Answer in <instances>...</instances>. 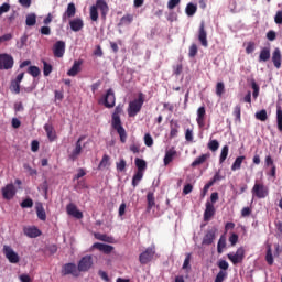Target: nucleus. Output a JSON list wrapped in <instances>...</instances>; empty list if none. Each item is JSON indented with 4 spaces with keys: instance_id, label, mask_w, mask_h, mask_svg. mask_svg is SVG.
Wrapping results in <instances>:
<instances>
[{
    "instance_id": "1",
    "label": "nucleus",
    "mask_w": 282,
    "mask_h": 282,
    "mask_svg": "<svg viewBox=\"0 0 282 282\" xmlns=\"http://www.w3.org/2000/svg\"><path fill=\"white\" fill-rule=\"evenodd\" d=\"M122 105H118L115 108V111L112 113L111 119V127L117 131L120 142L124 144L127 142V130H124V127H122V120L120 119V115L122 113Z\"/></svg>"
},
{
    "instance_id": "2",
    "label": "nucleus",
    "mask_w": 282,
    "mask_h": 282,
    "mask_svg": "<svg viewBox=\"0 0 282 282\" xmlns=\"http://www.w3.org/2000/svg\"><path fill=\"white\" fill-rule=\"evenodd\" d=\"M142 105H144V94L139 93L138 98L129 102V118H135V116H138V113H140L142 110Z\"/></svg>"
},
{
    "instance_id": "3",
    "label": "nucleus",
    "mask_w": 282,
    "mask_h": 282,
    "mask_svg": "<svg viewBox=\"0 0 282 282\" xmlns=\"http://www.w3.org/2000/svg\"><path fill=\"white\" fill-rule=\"evenodd\" d=\"M251 193L253 197H257L258 199H265L268 195H270V191L267 186L263 185V183H254Z\"/></svg>"
},
{
    "instance_id": "4",
    "label": "nucleus",
    "mask_w": 282,
    "mask_h": 282,
    "mask_svg": "<svg viewBox=\"0 0 282 282\" xmlns=\"http://www.w3.org/2000/svg\"><path fill=\"white\" fill-rule=\"evenodd\" d=\"M94 268V257L84 256L77 263V270L80 272H89Z\"/></svg>"
},
{
    "instance_id": "5",
    "label": "nucleus",
    "mask_w": 282,
    "mask_h": 282,
    "mask_svg": "<svg viewBox=\"0 0 282 282\" xmlns=\"http://www.w3.org/2000/svg\"><path fill=\"white\" fill-rule=\"evenodd\" d=\"M14 67V57L8 53L0 54V69L8 70Z\"/></svg>"
},
{
    "instance_id": "6",
    "label": "nucleus",
    "mask_w": 282,
    "mask_h": 282,
    "mask_svg": "<svg viewBox=\"0 0 282 282\" xmlns=\"http://www.w3.org/2000/svg\"><path fill=\"white\" fill-rule=\"evenodd\" d=\"M153 257H155V247H148L142 253H140L139 261L142 265H147V263H151V261H153Z\"/></svg>"
},
{
    "instance_id": "7",
    "label": "nucleus",
    "mask_w": 282,
    "mask_h": 282,
    "mask_svg": "<svg viewBox=\"0 0 282 282\" xmlns=\"http://www.w3.org/2000/svg\"><path fill=\"white\" fill-rule=\"evenodd\" d=\"M227 258L234 265H237L239 263L243 262V259H246V249L243 247H240L237 249L236 253H228Z\"/></svg>"
},
{
    "instance_id": "8",
    "label": "nucleus",
    "mask_w": 282,
    "mask_h": 282,
    "mask_svg": "<svg viewBox=\"0 0 282 282\" xmlns=\"http://www.w3.org/2000/svg\"><path fill=\"white\" fill-rule=\"evenodd\" d=\"M62 274L63 276H67L72 274V276H75L78 279L80 276V272L78 271V267H76V263H66L62 267Z\"/></svg>"
},
{
    "instance_id": "9",
    "label": "nucleus",
    "mask_w": 282,
    "mask_h": 282,
    "mask_svg": "<svg viewBox=\"0 0 282 282\" xmlns=\"http://www.w3.org/2000/svg\"><path fill=\"white\" fill-rule=\"evenodd\" d=\"M3 199H7V202H10V199H14V195H17V187H14V184H8L1 189Z\"/></svg>"
},
{
    "instance_id": "10",
    "label": "nucleus",
    "mask_w": 282,
    "mask_h": 282,
    "mask_svg": "<svg viewBox=\"0 0 282 282\" xmlns=\"http://www.w3.org/2000/svg\"><path fill=\"white\" fill-rule=\"evenodd\" d=\"M104 105L107 107V109H112V107H116V94L113 93V89H108L105 97H104Z\"/></svg>"
},
{
    "instance_id": "11",
    "label": "nucleus",
    "mask_w": 282,
    "mask_h": 282,
    "mask_svg": "<svg viewBox=\"0 0 282 282\" xmlns=\"http://www.w3.org/2000/svg\"><path fill=\"white\" fill-rule=\"evenodd\" d=\"M3 253L10 263H19V254L10 246L3 247Z\"/></svg>"
},
{
    "instance_id": "12",
    "label": "nucleus",
    "mask_w": 282,
    "mask_h": 282,
    "mask_svg": "<svg viewBox=\"0 0 282 282\" xmlns=\"http://www.w3.org/2000/svg\"><path fill=\"white\" fill-rule=\"evenodd\" d=\"M207 36L208 33L206 32V24L202 22L198 29V41L203 47H208Z\"/></svg>"
},
{
    "instance_id": "13",
    "label": "nucleus",
    "mask_w": 282,
    "mask_h": 282,
    "mask_svg": "<svg viewBox=\"0 0 282 282\" xmlns=\"http://www.w3.org/2000/svg\"><path fill=\"white\" fill-rule=\"evenodd\" d=\"M53 55L55 58H63L65 56V42L64 41H57L53 45Z\"/></svg>"
},
{
    "instance_id": "14",
    "label": "nucleus",
    "mask_w": 282,
    "mask_h": 282,
    "mask_svg": "<svg viewBox=\"0 0 282 282\" xmlns=\"http://www.w3.org/2000/svg\"><path fill=\"white\" fill-rule=\"evenodd\" d=\"M215 205L210 203V200H207L205 204V212H204V221H210L213 217H215Z\"/></svg>"
},
{
    "instance_id": "15",
    "label": "nucleus",
    "mask_w": 282,
    "mask_h": 282,
    "mask_svg": "<svg viewBox=\"0 0 282 282\" xmlns=\"http://www.w3.org/2000/svg\"><path fill=\"white\" fill-rule=\"evenodd\" d=\"M83 137H80L76 144H75V149L72 151V153L68 155L69 160H72V162H76V160H78V156L80 155V153H83Z\"/></svg>"
},
{
    "instance_id": "16",
    "label": "nucleus",
    "mask_w": 282,
    "mask_h": 282,
    "mask_svg": "<svg viewBox=\"0 0 282 282\" xmlns=\"http://www.w3.org/2000/svg\"><path fill=\"white\" fill-rule=\"evenodd\" d=\"M196 122L199 129H204L206 127V107L202 106L197 109Z\"/></svg>"
},
{
    "instance_id": "17",
    "label": "nucleus",
    "mask_w": 282,
    "mask_h": 282,
    "mask_svg": "<svg viewBox=\"0 0 282 282\" xmlns=\"http://www.w3.org/2000/svg\"><path fill=\"white\" fill-rule=\"evenodd\" d=\"M23 232L30 239H36V237H41L42 232L36 226H28L23 228Z\"/></svg>"
},
{
    "instance_id": "18",
    "label": "nucleus",
    "mask_w": 282,
    "mask_h": 282,
    "mask_svg": "<svg viewBox=\"0 0 282 282\" xmlns=\"http://www.w3.org/2000/svg\"><path fill=\"white\" fill-rule=\"evenodd\" d=\"M91 248L99 250V252H104V254H111V252L115 250L113 246L101 242H95Z\"/></svg>"
},
{
    "instance_id": "19",
    "label": "nucleus",
    "mask_w": 282,
    "mask_h": 282,
    "mask_svg": "<svg viewBox=\"0 0 282 282\" xmlns=\"http://www.w3.org/2000/svg\"><path fill=\"white\" fill-rule=\"evenodd\" d=\"M76 17V4L74 2L68 3L66 11L62 15V21H67V19H73Z\"/></svg>"
},
{
    "instance_id": "20",
    "label": "nucleus",
    "mask_w": 282,
    "mask_h": 282,
    "mask_svg": "<svg viewBox=\"0 0 282 282\" xmlns=\"http://www.w3.org/2000/svg\"><path fill=\"white\" fill-rule=\"evenodd\" d=\"M67 214L72 217H75V219H83V212L78 210V207L74 205L73 203L68 204L66 206Z\"/></svg>"
},
{
    "instance_id": "21",
    "label": "nucleus",
    "mask_w": 282,
    "mask_h": 282,
    "mask_svg": "<svg viewBox=\"0 0 282 282\" xmlns=\"http://www.w3.org/2000/svg\"><path fill=\"white\" fill-rule=\"evenodd\" d=\"M69 26L73 32H80L85 28V22L80 18H75L69 21Z\"/></svg>"
},
{
    "instance_id": "22",
    "label": "nucleus",
    "mask_w": 282,
    "mask_h": 282,
    "mask_svg": "<svg viewBox=\"0 0 282 282\" xmlns=\"http://www.w3.org/2000/svg\"><path fill=\"white\" fill-rule=\"evenodd\" d=\"M217 234V229H209L205 234L203 238V246H210L215 241V235Z\"/></svg>"
},
{
    "instance_id": "23",
    "label": "nucleus",
    "mask_w": 282,
    "mask_h": 282,
    "mask_svg": "<svg viewBox=\"0 0 282 282\" xmlns=\"http://www.w3.org/2000/svg\"><path fill=\"white\" fill-rule=\"evenodd\" d=\"M272 63L276 69H281L282 55L281 50L275 48L272 53Z\"/></svg>"
},
{
    "instance_id": "24",
    "label": "nucleus",
    "mask_w": 282,
    "mask_h": 282,
    "mask_svg": "<svg viewBox=\"0 0 282 282\" xmlns=\"http://www.w3.org/2000/svg\"><path fill=\"white\" fill-rule=\"evenodd\" d=\"M177 133H180V122L175 119L170 121V138H177Z\"/></svg>"
},
{
    "instance_id": "25",
    "label": "nucleus",
    "mask_w": 282,
    "mask_h": 282,
    "mask_svg": "<svg viewBox=\"0 0 282 282\" xmlns=\"http://www.w3.org/2000/svg\"><path fill=\"white\" fill-rule=\"evenodd\" d=\"M175 155H177V151L175 150V148H171L170 150H167L165 152V156H164V165L169 166V164H171V162H173Z\"/></svg>"
},
{
    "instance_id": "26",
    "label": "nucleus",
    "mask_w": 282,
    "mask_h": 282,
    "mask_svg": "<svg viewBox=\"0 0 282 282\" xmlns=\"http://www.w3.org/2000/svg\"><path fill=\"white\" fill-rule=\"evenodd\" d=\"M44 130L46 132V135L50 142H54V140H56V131L54 130V126H52L51 123H46L44 126Z\"/></svg>"
},
{
    "instance_id": "27",
    "label": "nucleus",
    "mask_w": 282,
    "mask_h": 282,
    "mask_svg": "<svg viewBox=\"0 0 282 282\" xmlns=\"http://www.w3.org/2000/svg\"><path fill=\"white\" fill-rule=\"evenodd\" d=\"M94 237L98 241H104L105 243H113V241H116V239H113V237L108 236L107 234L95 232Z\"/></svg>"
},
{
    "instance_id": "28",
    "label": "nucleus",
    "mask_w": 282,
    "mask_h": 282,
    "mask_svg": "<svg viewBox=\"0 0 282 282\" xmlns=\"http://www.w3.org/2000/svg\"><path fill=\"white\" fill-rule=\"evenodd\" d=\"M80 65H83V61H75L72 68L67 72V76H78L80 72Z\"/></svg>"
},
{
    "instance_id": "29",
    "label": "nucleus",
    "mask_w": 282,
    "mask_h": 282,
    "mask_svg": "<svg viewBox=\"0 0 282 282\" xmlns=\"http://www.w3.org/2000/svg\"><path fill=\"white\" fill-rule=\"evenodd\" d=\"M95 7L100 10L101 17H104V18L107 17V12H109V6L107 4V2L105 0H97Z\"/></svg>"
},
{
    "instance_id": "30",
    "label": "nucleus",
    "mask_w": 282,
    "mask_h": 282,
    "mask_svg": "<svg viewBox=\"0 0 282 282\" xmlns=\"http://www.w3.org/2000/svg\"><path fill=\"white\" fill-rule=\"evenodd\" d=\"M270 61V47H263L260 51L259 63H268Z\"/></svg>"
},
{
    "instance_id": "31",
    "label": "nucleus",
    "mask_w": 282,
    "mask_h": 282,
    "mask_svg": "<svg viewBox=\"0 0 282 282\" xmlns=\"http://www.w3.org/2000/svg\"><path fill=\"white\" fill-rule=\"evenodd\" d=\"M208 158H210V154H202L200 156L196 158L193 163L191 164V166L193 169H195V166H199L202 164H204V162H206L208 160Z\"/></svg>"
},
{
    "instance_id": "32",
    "label": "nucleus",
    "mask_w": 282,
    "mask_h": 282,
    "mask_svg": "<svg viewBox=\"0 0 282 282\" xmlns=\"http://www.w3.org/2000/svg\"><path fill=\"white\" fill-rule=\"evenodd\" d=\"M134 164L138 172L144 173V171H147V161H144L143 159L137 158L134 160Z\"/></svg>"
},
{
    "instance_id": "33",
    "label": "nucleus",
    "mask_w": 282,
    "mask_h": 282,
    "mask_svg": "<svg viewBox=\"0 0 282 282\" xmlns=\"http://www.w3.org/2000/svg\"><path fill=\"white\" fill-rule=\"evenodd\" d=\"M276 122H278V131L282 133V107L280 105L276 106Z\"/></svg>"
},
{
    "instance_id": "34",
    "label": "nucleus",
    "mask_w": 282,
    "mask_h": 282,
    "mask_svg": "<svg viewBox=\"0 0 282 282\" xmlns=\"http://www.w3.org/2000/svg\"><path fill=\"white\" fill-rule=\"evenodd\" d=\"M243 160H246V156H237L235 162L231 165V171H239L241 169V164H243Z\"/></svg>"
},
{
    "instance_id": "35",
    "label": "nucleus",
    "mask_w": 282,
    "mask_h": 282,
    "mask_svg": "<svg viewBox=\"0 0 282 282\" xmlns=\"http://www.w3.org/2000/svg\"><path fill=\"white\" fill-rule=\"evenodd\" d=\"M142 177H144V172H135L133 177H132V186L135 188L140 182H142Z\"/></svg>"
},
{
    "instance_id": "36",
    "label": "nucleus",
    "mask_w": 282,
    "mask_h": 282,
    "mask_svg": "<svg viewBox=\"0 0 282 282\" xmlns=\"http://www.w3.org/2000/svg\"><path fill=\"white\" fill-rule=\"evenodd\" d=\"M133 23V15L132 14H126L120 19L119 26L121 25H131Z\"/></svg>"
},
{
    "instance_id": "37",
    "label": "nucleus",
    "mask_w": 282,
    "mask_h": 282,
    "mask_svg": "<svg viewBox=\"0 0 282 282\" xmlns=\"http://www.w3.org/2000/svg\"><path fill=\"white\" fill-rule=\"evenodd\" d=\"M36 215L41 221H45L47 219V214L45 213V208H43V205L36 207Z\"/></svg>"
},
{
    "instance_id": "38",
    "label": "nucleus",
    "mask_w": 282,
    "mask_h": 282,
    "mask_svg": "<svg viewBox=\"0 0 282 282\" xmlns=\"http://www.w3.org/2000/svg\"><path fill=\"white\" fill-rule=\"evenodd\" d=\"M147 202H148V212H150L153 206H155V196L152 192L147 194Z\"/></svg>"
},
{
    "instance_id": "39",
    "label": "nucleus",
    "mask_w": 282,
    "mask_h": 282,
    "mask_svg": "<svg viewBox=\"0 0 282 282\" xmlns=\"http://www.w3.org/2000/svg\"><path fill=\"white\" fill-rule=\"evenodd\" d=\"M25 24L29 28H32V26L36 25V14L35 13L28 14L26 20H25Z\"/></svg>"
},
{
    "instance_id": "40",
    "label": "nucleus",
    "mask_w": 282,
    "mask_h": 282,
    "mask_svg": "<svg viewBox=\"0 0 282 282\" xmlns=\"http://www.w3.org/2000/svg\"><path fill=\"white\" fill-rule=\"evenodd\" d=\"M28 74L33 76V78H39V76H41V69L39 68V66H30L28 68Z\"/></svg>"
},
{
    "instance_id": "41",
    "label": "nucleus",
    "mask_w": 282,
    "mask_h": 282,
    "mask_svg": "<svg viewBox=\"0 0 282 282\" xmlns=\"http://www.w3.org/2000/svg\"><path fill=\"white\" fill-rule=\"evenodd\" d=\"M185 12H186L187 17H194L195 12H197V6L189 2L186 6Z\"/></svg>"
},
{
    "instance_id": "42",
    "label": "nucleus",
    "mask_w": 282,
    "mask_h": 282,
    "mask_svg": "<svg viewBox=\"0 0 282 282\" xmlns=\"http://www.w3.org/2000/svg\"><path fill=\"white\" fill-rule=\"evenodd\" d=\"M256 119L260 120V122H265V120H268V111L265 109H262L256 112Z\"/></svg>"
},
{
    "instance_id": "43",
    "label": "nucleus",
    "mask_w": 282,
    "mask_h": 282,
    "mask_svg": "<svg viewBox=\"0 0 282 282\" xmlns=\"http://www.w3.org/2000/svg\"><path fill=\"white\" fill-rule=\"evenodd\" d=\"M228 145H224L220 152L219 164H224L226 162V159L228 158Z\"/></svg>"
},
{
    "instance_id": "44",
    "label": "nucleus",
    "mask_w": 282,
    "mask_h": 282,
    "mask_svg": "<svg viewBox=\"0 0 282 282\" xmlns=\"http://www.w3.org/2000/svg\"><path fill=\"white\" fill-rule=\"evenodd\" d=\"M228 279V272L227 271H219L214 280V282H224Z\"/></svg>"
},
{
    "instance_id": "45",
    "label": "nucleus",
    "mask_w": 282,
    "mask_h": 282,
    "mask_svg": "<svg viewBox=\"0 0 282 282\" xmlns=\"http://www.w3.org/2000/svg\"><path fill=\"white\" fill-rule=\"evenodd\" d=\"M265 261L268 265H274V257L272 256V248L270 247L267 250Z\"/></svg>"
},
{
    "instance_id": "46",
    "label": "nucleus",
    "mask_w": 282,
    "mask_h": 282,
    "mask_svg": "<svg viewBox=\"0 0 282 282\" xmlns=\"http://www.w3.org/2000/svg\"><path fill=\"white\" fill-rule=\"evenodd\" d=\"M207 149H209V151H217L219 149V141H217L216 139L210 140L207 144Z\"/></svg>"
},
{
    "instance_id": "47",
    "label": "nucleus",
    "mask_w": 282,
    "mask_h": 282,
    "mask_svg": "<svg viewBox=\"0 0 282 282\" xmlns=\"http://www.w3.org/2000/svg\"><path fill=\"white\" fill-rule=\"evenodd\" d=\"M224 248H226V238L221 236L217 245L218 254H221V252H224Z\"/></svg>"
},
{
    "instance_id": "48",
    "label": "nucleus",
    "mask_w": 282,
    "mask_h": 282,
    "mask_svg": "<svg viewBox=\"0 0 282 282\" xmlns=\"http://www.w3.org/2000/svg\"><path fill=\"white\" fill-rule=\"evenodd\" d=\"M109 160H110L109 155L104 154L98 167L99 169H107V166H110L111 163H109Z\"/></svg>"
},
{
    "instance_id": "49",
    "label": "nucleus",
    "mask_w": 282,
    "mask_h": 282,
    "mask_svg": "<svg viewBox=\"0 0 282 282\" xmlns=\"http://www.w3.org/2000/svg\"><path fill=\"white\" fill-rule=\"evenodd\" d=\"M226 91V86L223 82L217 83L216 85V95L219 97L224 96V93Z\"/></svg>"
},
{
    "instance_id": "50",
    "label": "nucleus",
    "mask_w": 282,
    "mask_h": 282,
    "mask_svg": "<svg viewBox=\"0 0 282 282\" xmlns=\"http://www.w3.org/2000/svg\"><path fill=\"white\" fill-rule=\"evenodd\" d=\"M116 166L119 173H123L127 169V161H124V159H120V161L116 163Z\"/></svg>"
},
{
    "instance_id": "51",
    "label": "nucleus",
    "mask_w": 282,
    "mask_h": 282,
    "mask_svg": "<svg viewBox=\"0 0 282 282\" xmlns=\"http://www.w3.org/2000/svg\"><path fill=\"white\" fill-rule=\"evenodd\" d=\"M52 65L48 64L47 62L43 61V74L44 76H50L52 74Z\"/></svg>"
},
{
    "instance_id": "52",
    "label": "nucleus",
    "mask_w": 282,
    "mask_h": 282,
    "mask_svg": "<svg viewBox=\"0 0 282 282\" xmlns=\"http://www.w3.org/2000/svg\"><path fill=\"white\" fill-rule=\"evenodd\" d=\"M90 19L91 21H98V7L96 6L90 7Z\"/></svg>"
},
{
    "instance_id": "53",
    "label": "nucleus",
    "mask_w": 282,
    "mask_h": 282,
    "mask_svg": "<svg viewBox=\"0 0 282 282\" xmlns=\"http://www.w3.org/2000/svg\"><path fill=\"white\" fill-rule=\"evenodd\" d=\"M21 208H32L34 206V200L32 198H25L21 204Z\"/></svg>"
},
{
    "instance_id": "54",
    "label": "nucleus",
    "mask_w": 282,
    "mask_h": 282,
    "mask_svg": "<svg viewBox=\"0 0 282 282\" xmlns=\"http://www.w3.org/2000/svg\"><path fill=\"white\" fill-rule=\"evenodd\" d=\"M10 89L14 91V94H21V84L12 80Z\"/></svg>"
},
{
    "instance_id": "55",
    "label": "nucleus",
    "mask_w": 282,
    "mask_h": 282,
    "mask_svg": "<svg viewBox=\"0 0 282 282\" xmlns=\"http://www.w3.org/2000/svg\"><path fill=\"white\" fill-rule=\"evenodd\" d=\"M188 56H189V58H195L197 56V44H192L189 46Z\"/></svg>"
},
{
    "instance_id": "56",
    "label": "nucleus",
    "mask_w": 282,
    "mask_h": 282,
    "mask_svg": "<svg viewBox=\"0 0 282 282\" xmlns=\"http://www.w3.org/2000/svg\"><path fill=\"white\" fill-rule=\"evenodd\" d=\"M182 269L191 270V253L186 254Z\"/></svg>"
},
{
    "instance_id": "57",
    "label": "nucleus",
    "mask_w": 282,
    "mask_h": 282,
    "mask_svg": "<svg viewBox=\"0 0 282 282\" xmlns=\"http://www.w3.org/2000/svg\"><path fill=\"white\" fill-rule=\"evenodd\" d=\"M234 116H235L236 120H241V105L235 106Z\"/></svg>"
},
{
    "instance_id": "58",
    "label": "nucleus",
    "mask_w": 282,
    "mask_h": 282,
    "mask_svg": "<svg viewBox=\"0 0 282 282\" xmlns=\"http://www.w3.org/2000/svg\"><path fill=\"white\" fill-rule=\"evenodd\" d=\"M218 268L220 269V271L226 272V270H228V268H230V264H228V261H226V260H220L218 262Z\"/></svg>"
},
{
    "instance_id": "59",
    "label": "nucleus",
    "mask_w": 282,
    "mask_h": 282,
    "mask_svg": "<svg viewBox=\"0 0 282 282\" xmlns=\"http://www.w3.org/2000/svg\"><path fill=\"white\" fill-rule=\"evenodd\" d=\"M210 186H213V182H208V183L204 186V188H203V191H202V193H200L202 199H204V197H206V195L208 194V191H210Z\"/></svg>"
},
{
    "instance_id": "60",
    "label": "nucleus",
    "mask_w": 282,
    "mask_h": 282,
    "mask_svg": "<svg viewBox=\"0 0 282 282\" xmlns=\"http://www.w3.org/2000/svg\"><path fill=\"white\" fill-rule=\"evenodd\" d=\"M185 140L186 142H193V129L187 128L185 130Z\"/></svg>"
},
{
    "instance_id": "61",
    "label": "nucleus",
    "mask_w": 282,
    "mask_h": 282,
    "mask_svg": "<svg viewBox=\"0 0 282 282\" xmlns=\"http://www.w3.org/2000/svg\"><path fill=\"white\" fill-rule=\"evenodd\" d=\"M144 144L145 147H151L153 144V137L150 133L144 134Z\"/></svg>"
},
{
    "instance_id": "62",
    "label": "nucleus",
    "mask_w": 282,
    "mask_h": 282,
    "mask_svg": "<svg viewBox=\"0 0 282 282\" xmlns=\"http://www.w3.org/2000/svg\"><path fill=\"white\" fill-rule=\"evenodd\" d=\"M238 241H239V235L231 234L229 237V242L231 243V246H237Z\"/></svg>"
},
{
    "instance_id": "63",
    "label": "nucleus",
    "mask_w": 282,
    "mask_h": 282,
    "mask_svg": "<svg viewBox=\"0 0 282 282\" xmlns=\"http://www.w3.org/2000/svg\"><path fill=\"white\" fill-rule=\"evenodd\" d=\"M274 22L276 23V25H282V10L276 12L274 17Z\"/></svg>"
},
{
    "instance_id": "64",
    "label": "nucleus",
    "mask_w": 282,
    "mask_h": 282,
    "mask_svg": "<svg viewBox=\"0 0 282 282\" xmlns=\"http://www.w3.org/2000/svg\"><path fill=\"white\" fill-rule=\"evenodd\" d=\"M254 42H248L247 47H246V53L247 54H252L254 52Z\"/></svg>"
}]
</instances>
